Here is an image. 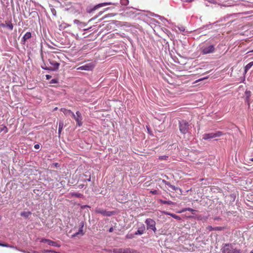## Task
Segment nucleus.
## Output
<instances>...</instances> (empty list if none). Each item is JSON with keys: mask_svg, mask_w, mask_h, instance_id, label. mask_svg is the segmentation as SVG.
<instances>
[{"mask_svg": "<svg viewBox=\"0 0 253 253\" xmlns=\"http://www.w3.org/2000/svg\"><path fill=\"white\" fill-rule=\"evenodd\" d=\"M46 57L47 60H48L50 66H47L45 64H44L43 66H42V68L44 70L53 71L57 70L60 66V63H59V58L57 54L48 52L46 54Z\"/></svg>", "mask_w": 253, "mask_h": 253, "instance_id": "1", "label": "nucleus"}, {"mask_svg": "<svg viewBox=\"0 0 253 253\" xmlns=\"http://www.w3.org/2000/svg\"><path fill=\"white\" fill-rule=\"evenodd\" d=\"M179 127L180 133L183 134L190 132V130L191 129L190 124L184 120L179 122Z\"/></svg>", "mask_w": 253, "mask_h": 253, "instance_id": "2", "label": "nucleus"}, {"mask_svg": "<svg viewBox=\"0 0 253 253\" xmlns=\"http://www.w3.org/2000/svg\"><path fill=\"white\" fill-rule=\"evenodd\" d=\"M222 253H240V251L233 248L231 244H225L222 248Z\"/></svg>", "mask_w": 253, "mask_h": 253, "instance_id": "3", "label": "nucleus"}, {"mask_svg": "<svg viewBox=\"0 0 253 253\" xmlns=\"http://www.w3.org/2000/svg\"><path fill=\"white\" fill-rule=\"evenodd\" d=\"M223 135V133L221 131H217L215 132H211L205 133L203 135L202 139L204 140H209L211 139H214L216 137H219Z\"/></svg>", "mask_w": 253, "mask_h": 253, "instance_id": "4", "label": "nucleus"}, {"mask_svg": "<svg viewBox=\"0 0 253 253\" xmlns=\"http://www.w3.org/2000/svg\"><path fill=\"white\" fill-rule=\"evenodd\" d=\"M145 223L146 225V228H147L148 230L151 229L153 230V232H156V222L155 220L151 218H147L145 220Z\"/></svg>", "mask_w": 253, "mask_h": 253, "instance_id": "5", "label": "nucleus"}, {"mask_svg": "<svg viewBox=\"0 0 253 253\" xmlns=\"http://www.w3.org/2000/svg\"><path fill=\"white\" fill-rule=\"evenodd\" d=\"M95 212L97 213L101 214L105 216H111L113 215H114L115 213L114 211H107L100 208L96 209L95 210Z\"/></svg>", "mask_w": 253, "mask_h": 253, "instance_id": "6", "label": "nucleus"}, {"mask_svg": "<svg viewBox=\"0 0 253 253\" xmlns=\"http://www.w3.org/2000/svg\"><path fill=\"white\" fill-rule=\"evenodd\" d=\"M215 51L214 46L210 44L207 46L203 47L202 48V53L203 54H208L214 52Z\"/></svg>", "mask_w": 253, "mask_h": 253, "instance_id": "7", "label": "nucleus"}, {"mask_svg": "<svg viewBox=\"0 0 253 253\" xmlns=\"http://www.w3.org/2000/svg\"><path fill=\"white\" fill-rule=\"evenodd\" d=\"M111 4V2H103L101 3H99L98 4L95 5L94 7H93V8L91 9V12L95 11L97 9L99 8V7H101L103 6L110 5Z\"/></svg>", "mask_w": 253, "mask_h": 253, "instance_id": "8", "label": "nucleus"}, {"mask_svg": "<svg viewBox=\"0 0 253 253\" xmlns=\"http://www.w3.org/2000/svg\"><path fill=\"white\" fill-rule=\"evenodd\" d=\"M60 111L63 112L65 116H71V117H74V113L72 112L70 110L67 109L66 108H61Z\"/></svg>", "mask_w": 253, "mask_h": 253, "instance_id": "9", "label": "nucleus"}, {"mask_svg": "<svg viewBox=\"0 0 253 253\" xmlns=\"http://www.w3.org/2000/svg\"><path fill=\"white\" fill-rule=\"evenodd\" d=\"M1 26L3 27H7L10 30H12L13 27V24H12L11 21H5V24H1Z\"/></svg>", "mask_w": 253, "mask_h": 253, "instance_id": "10", "label": "nucleus"}, {"mask_svg": "<svg viewBox=\"0 0 253 253\" xmlns=\"http://www.w3.org/2000/svg\"><path fill=\"white\" fill-rule=\"evenodd\" d=\"M32 37V33L30 32H27L23 37L22 38V42H24V43H25L27 40L30 39Z\"/></svg>", "mask_w": 253, "mask_h": 253, "instance_id": "11", "label": "nucleus"}, {"mask_svg": "<svg viewBox=\"0 0 253 253\" xmlns=\"http://www.w3.org/2000/svg\"><path fill=\"white\" fill-rule=\"evenodd\" d=\"M72 118L75 119L76 123L79 126H81L82 125V117L79 118L78 117H76L75 115H74V117H72Z\"/></svg>", "mask_w": 253, "mask_h": 253, "instance_id": "12", "label": "nucleus"}, {"mask_svg": "<svg viewBox=\"0 0 253 253\" xmlns=\"http://www.w3.org/2000/svg\"><path fill=\"white\" fill-rule=\"evenodd\" d=\"M162 182L165 185H167L169 188H170L171 189H172V190H173V191H176V189H177V188L176 187H175V186L171 185L169 181H166L165 180H163Z\"/></svg>", "mask_w": 253, "mask_h": 253, "instance_id": "13", "label": "nucleus"}, {"mask_svg": "<svg viewBox=\"0 0 253 253\" xmlns=\"http://www.w3.org/2000/svg\"><path fill=\"white\" fill-rule=\"evenodd\" d=\"M145 230V227L144 225H143V226H142L141 227L139 228L137 230V231L136 232H135V235H142V234H143L144 233Z\"/></svg>", "mask_w": 253, "mask_h": 253, "instance_id": "14", "label": "nucleus"}, {"mask_svg": "<svg viewBox=\"0 0 253 253\" xmlns=\"http://www.w3.org/2000/svg\"><path fill=\"white\" fill-rule=\"evenodd\" d=\"M92 66L90 65H85L84 66H81L78 68V70H92Z\"/></svg>", "mask_w": 253, "mask_h": 253, "instance_id": "15", "label": "nucleus"}, {"mask_svg": "<svg viewBox=\"0 0 253 253\" xmlns=\"http://www.w3.org/2000/svg\"><path fill=\"white\" fill-rule=\"evenodd\" d=\"M164 213L166 215H170V216H171L172 217L174 218V219H175L176 220H180L181 219V218L180 217V216L177 215L176 214H174L173 213H169V212H167V211L164 212Z\"/></svg>", "mask_w": 253, "mask_h": 253, "instance_id": "16", "label": "nucleus"}, {"mask_svg": "<svg viewBox=\"0 0 253 253\" xmlns=\"http://www.w3.org/2000/svg\"><path fill=\"white\" fill-rule=\"evenodd\" d=\"M64 126V123L63 122H60L59 124H58V136H60L61 133L62 131V129L63 128Z\"/></svg>", "mask_w": 253, "mask_h": 253, "instance_id": "17", "label": "nucleus"}, {"mask_svg": "<svg viewBox=\"0 0 253 253\" xmlns=\"http://www.w3.org/2000/svg\"><path fill=\"white\" fill-rule=\"evenodd\" d=\"M253 65V62H251L250 63H249L248 65H247L246 66H245V68H244L245 73H247L248 70L250 69Z\"/></svg>", "mask_w": 253, "mask_h": 253, "instance_id": "18", "label": "nucleus"}, {"mask_svg": "<svg viewBox=\"0 0 253 253\" xmlns=\"http://www.w3.org/2000/svg\"><path fill=\"white\" fill-rule=\"evenodd\" d=\"M32 214V213L29 211H23L21 213V215L22 216V217H24L25 218H27L29 217V216H30V215Z\"/></svg>", "mask_w": 253, "mask_h": 253, "instance_id": "19", "label": "nucleus"}, {"mask_svg": "<svg viewBox=\"0 0 253 253\" xmlns=\"http://www.w3.org/2000/svg\"><path fill=\"white\" fill-rule=\"evenodd\" d=\"M84 234V233L83 232V226L81 227L80 229L79 230L78 232H76L74 235H72L73 237L77 236L79 235L83 236Z\"/></svg>", "mask_w": 253, "mask_h": 253, "instance_id": "20", "label": "nucleus"}, {"mask_svg": "<svg viewBox=\"0 0 253 253\" xmlns=\"http://www.w3.org/2000/svg\"><path fill=\"white\" fill-rule=\"evenodd\" d=\"M70 195L72 197L75 196V197H78V198H83V194L81 193H70Z\"/></svg>", "mask_w": 253, "mask_h": 253, "instance_id": "21", "label": "nucleus"}, {"mask_svg": "<svg viewBox=\"0 0 253 253\" xmlns=\"http://www.w3.org/2000/svg\"><path fill=\"white\" fill-rule=\"evenodd\" d=\"M47 244H48L50 246H54V247H57V246L58 247L59 246L58 245H57V243L56 242H54V241H51L50 240L49 241H47Z\"/></svg>", "mask_w": 253, "mask_h": 253, "instance_id": "22", "label": "nucleus"}, {"mask_svg": "<svg viewBox=\"0 0 253 253\" xmlns=\"http://www.w3.org/2000/svg\"><path fill=\"white\" fill-rule=\"evenodd\" d=\"M191 211L192 213L194 214L196 211L192 208H185L182 210V211Z\"/></svg>", "mask_w": 253, "mask_h": 253, "instance_id": "23", "label": "nucleus"}, {"mask_svg": "<svg viewBox=\"0 0 253 253\" xmlns=\"http://www.w3.org/2000/svg\"><path fill=\"white\" fill-rule=\"evenodd\" d=\"M3 131L4 133H7L8 132V129L6 126H2L0 127V132Z\"/></svg>", "mask_w": 253, "mask_h": 253, "instance_id": "24", "label": "nucleus"}, {"mask_svg": "<svg viewBox=\"0 0 253 253\" xmlns=\"http://www.w3.org/2000/svg\"><path fill=\"white\" fill-rule=\"evenodd\" d=\"M160 202L163 203V204H167V205H171L173 204V202L171 201H164L162 200H160Z\"/></svg>", "mask_w": 253, "mask_h": 253, "instance_id": "25", "label": "nucleus"}, {"mask_svg": "<svg viewBox=\"0 0 253 253\" xmlns=\"http://www.w3.org/2000/svg\"><path fill=\"white\" fill-rule=\"evenodd\" d=\"M57 83H58V80L56 79H53L52 80H51V81L49 82V83L51 84H57Z\"/></svg>", "mask_w": 253, "mask_h": 253, "instance_id": "26", "label": "nucleus"}, {"mask_svg": "<svg viewBox=\"0 0 253 253\" xmlns=\"http://www.w3.org/2000/svg\"><path fill=\"white\" fill-rule=\"evenodd\" d=\"M169 157L167 156H160L159 157V160H167V158H168Z\"/></svg>", "mask_w": 253, "mask_h": 253, "instance_id": "27", "label": "nucleus"}, {"mask_svg": "<svg viewBox=\"0 0 253 253\" xmlns=\"http://www.w3.org/2000/svg\"><path fill=\"white\" fill-rule=\"evenodd\" d=\"M246 102L248 103V106H250V95H248L246 97Z\"/></svg>", "mask_w": 253, "mask_h": 253, "instance_id": "28", "label": "nucleus"}, {"mask_svg": "<svg viewBox=\"0 0 253 253\" xmlns=\"http://www.w3.org/2000/svg\"><path fill=\"white\" fill-rule=\"evenodd\" d=\"M0 246L3 247H7V248H11V246H10L9 245L7 244L0 243Z\"/></svg>", "mask_w": 253, "mask_h": 253, "instance_id": "29", "label": "nucleus"}, {"mask_svg": "<svg viewBox=\"0 0 253 253\" xmlns=\"http://www.w3.org/2000/svg\"><path fill=\"white\" fill-rule=\"evenodd\" d=\"M134 237V235L130 234H127V235H126V239H132Z\"/></svg>", "mask_w": 253, "mask_h": 253, "instance_id": "30", "label": "nucleus"}, {"mask_svg": "<svg viewBox=\"0 0 253 253\" xmlns=\"http://www.w3.org/2000/svg\"><path fill=\"white\" fill-rule=\"evenodd\" d=\"M51 13H52L53 15H54V16L56 15V11L54 8H51Z\"/></svg>", "mask_w": 253, "mask_h": 253, "instance_id": "31", "label": "nucleus"}, {"mask_svg": "<svg viewBox=\"0 0 253 253\" xmlns=\"http://www.w3.org/2000/svg\"><path fill=\"white\" fill-rule=\"evenodd\" d=\"M207 229L209 230V231H212V230H214V228H213L212 227H211V226H209L207 227Z\"/></svg>", "mask_w": 253, "mask_h": 253, "instance_id": "32", "label": "nucleus"}, {"mask_svg": "<svg viewBox=\"0 0 253 253\" xmlns=\"http://www.w3.org/2000/svg\"><path fill=\"white\" fill-rule=\"evenodd\" d=\"M76 115H77V116H76V117H78L79 118L82 117V114H81V112L79 111L76 112Z\"/></svg>", "mask_w": 253, "mask_h": 253, "instance_id": "33", "label": "nucleus"}, {"mask_svg": "<svg viewBox=\"0 0 253 253\" xmlns=\"http://www.w3.org/2000/svg\"><path fill=\"white\" fill-rule=\"evenodd\" d=\"M49 239H42V241H41V242H43V243H47V241H49Z\"/></svg>", "mask_w": 253, "mask_h": 253, "instance_id": "34", "label": "nucleus"}, {"mask_svg": "<svg viewBox=\"0 0 253 253\" xmlns=\"http://www.w3.org/2000/svg\"><path fill=\"white\" fill-rule=\"evenodd\" d=\"M129 253H139L137 250H131L129 251Z\"/></svg>", "mask_w": 253, "mask_h": 253, "instance_id": "35", "label": "nucleus"}, {"mask_svg": "<svg viewBox=\"0 0 253 253\" xmlns=\"http://www.w3.org/2000/svg\"><path fill=\"white\" fill-rule=\"evenodd\" d=\"M84 187V184H81L78 185V187L80 188V189H82Z\"/></svg>", "mask_w": 253, "mask_h": 253, "instance_id": "36", "label": "nucleus"}, {"mask_svg": "<svg viewBox=\"0 0 253 253\" xmlns=\"http://www.w3.org/2000/svg\"><path fill=\"white\" fill-rule=\"evenodd\" d=\"M183 1L184 2L190 3V2H191L192 1V0H183Z\"/></svg>", "mask_w": 253, "mask_h": 253, "instance_id": "37", "label": "nucleus"}, {"mask_svg": "<svg viewBox=\"0 0 253 253\" xmlns=\"http://www.w3.org/2000/svg\"><path fill=\"white\" fill-rule=\"evenodd\" d=\"M51 76H50V75H46V79L47 80H49V79H51Z\"/></svg>", "mask_w": 253, "mask_h": 253, "instance_id": "38", "label": "nucleus"}, {"mask_svg": "<svg viewBox=\"0 0 253 253\" xmlns=\"http://www.w3.org/2000/svg\"><path fill=\"white\" fill-rule=\"evenodd\" d=\"M74 22L75 24H78L80 23V21L77 20V19H75L74 21Z\"/></svg>", "mask_w": 253, "mask_h": 253, "instance_id": "39", "label": "nucleus"}, {"mask_svg": "<svg viewBox=\"0 0 253 253\" xmlns=\"http://www.w3.org/2000/svg\"><path fill=\"white\" fill-rule=\"evenodd\" d=\"M151 193L153 194H156L157 193V191L156 190H155L154 191H151Z\"/></svg>", "mask_w": 253, "mask_h": 253, "instance_id": "40", "label": "nucleus"}, {"mask_svg": "<svg viewBox=\"0 0 253 253\" xmlns=\"http://www.w3.org/2000/svg\"><path fill=\"white\" fill-rule=\"evenodd\" d=\"M35 148L36 149H39L40 148V145L39 144H35Z\"/></svg>", "mask_w": 253, "mask_h": 253, "instance_id": "41", "label": "nucleus"}, {"mask_svg": "<svg viewBox=\"0 0 253 253\" xmlns=\"http://www.w3.org/2000/svg\"><path fill=\"white\" fill-rule=\"evenodd\" d=\"M220 229V227H216L214 228V230H219Z\"/></svg>", "mask_w": 253, "mask_h": 253, "instance_id": "42", "label": "nucleus"}, {"mask_svg": "<svg viewBox=\"0 0 253 253\" xmlns=\"http://www.w3.org/2000/svg\"><path fill=\"white\" fill-rule=\"evenodd\" d=\"M129 251H131V250L127 249L124 252V253H129Z\"/></svg>", "mask_w": 253, "mask_h": 253, "instance_id": "43", "label": "nucleus"}, {"mask_svg": "<svg viewBox=\"0 0 253 253\" xmlns=\"http://www.w3.org/2000/svg\"><path fill=\"white\" fill-rule=\"evenodd\" d=\"M114 229H113V227H111L109 229V232H113Z\"/></svg>", "mask_w": 253, "mask_h": 253, "instance_id": "44", "label": "nucleus"}, {"mask_svg": "<svg viewBox=\"0 0 253 253\" xmlns=\"http://www.w3.org/2000/svg\"><path fill=\"white\" fill-rule=\"evenodd\" d=\"M90 181V177L89 176V178L88 179H87V180H84V181Z\"/></svg>", "mask_w": 253, "mask_h": 253, "instance_id": "45", "label": "nucleus"}, {"mask_svg": "<svg viewBox=\"0 0 253 253\" xmlns=\"http://www.w3.org/2000/svg\"><path fill=\"white\" fill-rule=\"evenodd\" d=\"M253 52V50H251V51H249V52H247V53H250L251 52Z\"/></svg>", "mask_w": 253, "mask_h": 253, "instance_id": "46", "label": "nucleus"}, {"mask_svg": "<svg viewBox=\"0 0 253 253\" xmlns=\"http://www.w3.org/2000/svg\"><path fill=\"white\" fill-rule=\"evenodd\" d=\"M33 253H39V252H38L34 251V252H33Z\"/></svg>", "mask_w": 253, "mask_h": 253, "instance_id": "47", "label": "nucleus"}, {"mask_svg": "<svg viewBox=\"0 0 253 253\" xmlns=\"http://www.w3.org/2000/svg\"><path fill=\"white\" fill-rule=\"evenodd\" d=\"M250 253H253V250L251 251Z\"/></svg>", "mask_w": 253, "mask_h": 253, "instance_id": "48", "label": "nucleus"}, {"mask_svg": "<svg viewBox=\"0 0 253 253\" xmlns=\"http://www.w3.org/2000/svg\"><path fill=\"white\" fill-rule=\"evenodd\" d=\"M251 161L253 162V158L251 159Z\"/></svg>", "mask_w": 253, "mask_h": 253, "instance_id": "49", "label": "nucleus"}, {"mask_svg": "<svg viewBox=\"0 0 253 253\" xmlns=\"http://www.w3.org/2000/svg\"><path fill=\"white\" fill-rule=\"evenodd\" d=\"M252 59H253V58H252Z\"/></svg>", "mask_w": 253, "mask_h": 253, "instance_id": "50", "label": "nucleus"}]
</instances>
